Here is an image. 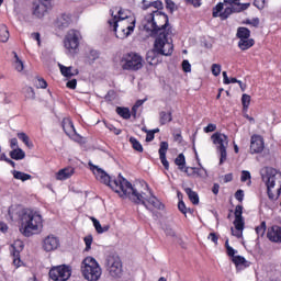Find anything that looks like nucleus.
<instances>
[{"label": "nucleus", "mask_w": 281, "mask_h": 281, "mask_svg": "<svg viewBox=\"0 0 281 281\" xmlns=\"http://www.w3.org/2000/svg\"><path fill=\"white\" fill-rule=\"evenodd\" d=\"M90 170L93 172L95 179L100 181L101 183H104V186H109L116 194L121 196V199H130L133 203L136 205H144L146 210H149V212H153V209L148 207L149 205H153L156 210H164V204L157 196L150 195L149 198L144 196V194L138 193L137 189L133 188V184L126 180L122 175H119V179H113L104 169L93 165L92 162H89Z\"/></svg>", "instance_id": "1"}, {"label": "nucleus", "mask_w": 281, "mask_h": 281, "mask_svg": "<svg viewBox=\"0 0 281 281\" xmlns=\"http://www.w3.org/2000/svg\"><path fill=\"white\" fill-rule=\"evenodd\" d=\"M143 27L151 38H155L161 32H168L169 27L172 26H170L168 14L155 10L145 15Z\"/></svg>", "instance_id": "2"}, {"label": "nucleus", "mask_w": 281, "mask_h": 281, "mask_svg": "<svg viewBox=\"0 0 281 281\" xmlns=\"http://www.w3.org/2000/svg\"><path fill=\"white\" fill-rule=\"evenodd\" d=\"M43 227V216L34 211H25L21 217L20 232L26 238L34 236Z\"/></svg>", "instance_id": "3"}, {"label": "nucleus", "mask_w": 281, "mask_h": 281, "mask_svg": "<svg viewBox=\"0 0 281 281\" xmlns=\"http://www.w3.org/2000/svg\"><path fill=\"white\" fill-rule=\"evenodd\" d=\"M262 181L267 186V194L270 201H278L281 192V172L273 168H267L266 175L262 176Z\"/></svg>", "instance_id": "4"}, {"label": "nucleus", "mask_w": 281, "mask_h": 281, "mask_svg": "<svg viewBox=\"0 0 281 281\" xmlns=\"http://www.w3.org/2000/svg\"><path fill=\"white\" fill-rule=\"evenodd\" d=\"M110 14L112 16L111 20L108 21L110 27H112L115 33L116 38H126L131 36V33L135 31V20L132 22L133 25L127 26L126 29H122V33H117L119 21H126L128 15H126L125 11L122 8L115 7L110 10Z\"/></svg>", "instance_id": "5"}, {"label": "nucleus", "mask_w": 281, "mask_h": 281, "mask_svg": "<svg viewBox=\"0 0 281 281\" xmlns=\"http://www.w3.org/2000/svg\"><path fill=\"white\" fill-rule=\"evenodd\" d=\"M81 273L85 280L98 281L102 278V268L93 257H86L81 262Z\"/></svg>", "instance_id": "6"}, {"label": "nucleus", "mask_w": 281, "mask_h": 281, "mask_svg": "<svg viewBox=\"0 0 281 281\" xmlns=\"http://www.w3.org/2000/svg\"><path fill=\"white\" fill-rule=\"evenodd\" d=\"M172 34V27H169L166 32L158 33L154 38V48L160 56H172L175 52V45L168 42V35Z\"/></svg>", "instance_id": "7"}, {"label": "nucleus", "mask_w": 281, "mask_h": 281, "mask_svg": "<svg viewBox=\"0 0 281 281\" xmlns=\"http://www.w3.org/2000/svg\"><path fill=\"white\" fill-rule=\"evenodd\" d=\"M143 58L139 56V54L131 52L125 55H123L121 59V67L125 71H139L142 67H144Z\"/></svg>", "instance_id": "8"}, {"label": "nucleus", "mask_w": 281, "mask_h": 281, "mask_svg": "<svg viewBox=\"0 0 281 281\" xmlns=\"http://www.w3.org/2000/svg\"><path fill=\"white\" fill-rule=\"evenodd\" d=\"M211 139H213V144L217 145L221 154L220 165H223L227 160V146L229 144L228 137L227 135L217 132L211 136Z\"/></svg>", "instance_id": "9"}, {"label": "nucleus", "mask_w": 281, "mask_h": 281, "mask_svg": "<svg viewBox=\"0 0 281 281\" xmlns=\"http://www.w3.org/2000/svg\"><path fill=\"white\" fill-rule=\"evenodd\" d=\"M48 276L53 281H67L71 278V268L68 265L53 266Z\"/></svg>", "instance_id": "10"}, {"label": "nucleus", "mask_w": 281, "mask_h": 281, "mask_svg": "<svg viewBox=\"0 0 281 281\" xmlns=\"http://www.w3.org/2000/svg\"><path fill=\"white\" fill-rule=\"evenodd\" d=\"M105 265L112 278H122V260L120 259V256H108Z\"/></svg>", "instance_id": "11"}, {"label": "nucleus", "mask_w": 281, "mask_h": 281, "mask_svg": "<svg viewBox=\"0 0 281 281\" xmlns=\"http://www.w3.org/2000/svg\"><path fill=\"white\" fill-rule=\"evenodd\" d=\"M80 31L70 30L64 40V45L66 49L69 52H76V49L80 46Z\"/></svg>", "instance_id": "12"}, {"label": "nucleus", "mask_w": 281, "mask_h": 281, "mask_svg": "<svg viewBox=\"0 0 281 281\" xmlns=\"http://www.w3.org/2000/svg\"><path fill=\"white\" fill-rule=\"evenodd\" d=\"M49 10V2L45 3V0H37L33 2V16L43 19Z\"/></svg>", "instance_id": "13"}, {"label": "nucleus", "mask_w": 281, "mask_h": 281, "mask_svg": "<svg viewBox=\"0 0 281 281\" xmlns=\"http://www.w3.org/2000/svg\"><path fill=\"white\" fill-rule=\"evenodd\" d=\"M60 247V240L54 235H48L43 241L44 251H55Z\"/></svg>", "instance_id": "14"}, {"label": "nucleus", "mask_w": 281, "mask_h": 281, "mask_svg": "<svg viewBox=\"0 0 281 281\" xmlns=\"http://www.w3.org/2000/svg\"><path fill=\"white\" fill-rule=\"evenodd\" d=\"M262 150H265V140L262 139V137L260 135L251 136L250 153L254 155L262 153Z\"/></svg>", "instance_id": "15"}, {"label": "nucleus", "mask_w": 281, "mask_h": 281, "mask_svg": "<svg viewBox=\"0 0 281 281\" xmlns=\"http://www.w3.org/2000/svg\"><path fill=\"white\" fill-rule=\"evenodd\" d=\"M69 25H71V15L67 13H63L55 21V27L59 31L67 30Z\"/></svg>", "instance_id": "16"}, {"label": "nucleus", "mask_w": 281, "mask_h": 281, "mask_svg": "<svg viewBox=\"0 0 281 281\" xmlns=\"http://www.w3.org/2000/svg\"><path fill=\"white\" fill-rule=\"evenodd\" d=\"M267 238L270 243H281V227L278 225H273L268 228Z\"/></svg>", "instance_id": "17"}, {"label": "nucleus", "mask_w": 281, "mask_h": 281, "mask_svg": "<svg viewBox=\"0 0 281 281\" xmlns=\"http://www.w3.org/2000/svg\"><path fill=\"white\" fill-rule=\"evenodd\" d=\"M168 142H161L160 143V148L158 150L159 153V157H160V161L165 168V170H169L170 169V162H168V159H166V153H168Z\"/></svg>", "instance_id": "18"}, {"label": "nucleus", "mask_w": 281, "mask_h": 281, "mask_svg": "<svg viewBox=\"0 0 281 281\" xmlns=\"http://www.w3.org/2000/svg\"><path fill=\"white\" fill-rule=\"evenodd\" d=\"M21 251H23V241L21 240L14 241L11 245V255L14 258L13 260L14 265H16V260L18 262H21Z\"/></svg>", "instance_id": "19"}, {"label": "nucleus", "mask_w": 281, "mask_h": 281, "mask_svg": "<svg viewBox=\"0 0 281 281\" xmlns=\"http://www.w3.org/2000/svg\"><path fill=\"white\" fill-rule=\"evenodd\" d=\"M63 131L68 135V137H74L76 135V127L74 126V122L71 119L66 117L61 122Z\"/></svg>", "instance_id": "20"}, {"label": "nucleus", "mask_w": 281, "mask_h": 281, "mask_svg": "<svg viewBox=\"0 0 281 281\" xmlns=\"http://www.w3.org/2000/svg\"><path fill=\"white\" fill-rule=\"evenodd\" d=\"M233 262L236 266L237 271H243L247 269L249 265H251V262L247 261V259H245L243 256L233 257Z\"/></svg>", "instance_id": "21"}, {"label": "nucleus", "mask_w": 281, "mask_h": 281, "mask_svg": "<svg viewBox=\"0 0 281 281\" xmlns=\"http://www.w3.org/2000/svg\"><path fill=\"white\" fill-rule=\"evenodd\" d=\"M74 172H75V170L72 167L64 168L56 173V179H57V181H65V180L69 179V177H71L74 175Z\"/></svg>", "instance_id": "22"}, {"label": "nucleus", "mask_w": 281, "mask_h": 281, "mask_svg": "<svg viewBox=\"0 0 281 281\" xmlns=\"http://www.w3.org/2000/svg\"><path fill=\"white\" fill-rule=\"evenodd\" d=\"M172 121V112L171 111H160L159 112V123L160 126H166V124H169V122Z\"/></svg>", "instance_id": "23"}, {"label": "nucleus", "mask_w": 281, "mask_h": 281, "mask_svg": "<svg viewBox=\"0 0 281 281\" xmlns=\"http://www.w3.org/2000/svg\"><path fill=\"white\" fill-rule=\"evenodd\" d=\"M256 45V41L254 38H246V40H239L238 47L241 49V52H247V49H250V47H254Z\"/></svg>", "instance_id": "24"}, {"label": "nucleus", "mask_w": 281, "mask_h": 281, "mask_svg": "<svg viewBox=\"0 0 281 281\" xmlns=\"http://www.w3.org/2000/svg\"><path fill=\"white\" fill-rule=\"evenodd\" d=\"M236 36L239 41L247 40L251 36V31L245 26H239Z\"/></svg>", "instance_id": "25"}, {"label": "nucleus", "mask_w": 281, "mask_h": 281, "mask_svg": "<svg viewBox=\"0 0 281 281\" xmlns=\"http://www.w3.org/2000/svg\"><path fill=\"white\" fill-rule=\"evenodd\" d=\"M58 67L60 69L61 75H64L65 78H71L74 76H78V69H76L72 72L71 67L63 66L61 64H58Z\"/></svg>", "instance_id": "26"}, {"label": "nucleus", "mask_w": 281, "mask_h": 281, "mask_svg": "<svg viewBox=\"0 0 281 281\" xmlns=\"http://www.w3.org/2000/svg\"><path fill=\"white\" fill-rule=\"evenodd\" d=\"M11 159H14L15 161H21V159H25V151L23 149L16 147L15 149L10 151Z\"/></svg>", "instance_id": "27"}, {"label": "nucleus", "mask_w": 281, "mask_h": 281, "mask_svg": "<svg viewBox=\"0 0 281 281\" xmlns=\"http://www.w3.org/2000/svg\"><path fill=\"white\" fill-rule=\"evenodd\" d=\"M186 194L189 196V200L193 205H199V193L192 191L190 188L184 189Z\"/></svg>", "instance_id": "28"}, {"label": "nucleus", "mask_w": 281, "mask_h": 281, "mask_svg": "<svg viewBox=\"0 0 281 281\" xmlns=\"http://www.w3.org/2000/svg\"><path fill=\"white\" fill-rule=\"evenodd\" d=\"M10 40V32L8 31V26L0 25V41L1 43H8Z\"/></svg>", "instance_id": "29"}, {"label": "nucleus", "mask_w": 281, "mask_h": 281, "mask_svg": "<svg viewBox=\"0 0 281 281\" xmlns=\"http://www.w3.org/2000/svg\"><path fill=\"white\" fill-rule=\"evenodd\" d=\"M116 113L120 117H123V120H131V110L128 108L117 106Z\"/></svg>", "instance_id": "30"}, {"label": "nucleus", "mask_w": 281, "mask_h": 281, "mask_svg": "<svg viewBox=\"0 0 281 281\" xmlns=\"http://www.w3.org/2000/svg\"><path fill=\"white\" fill-rule=\"evenodd\" d=\"M235 12H238V8L227 7L224 12L220 13V16L225 21V19H229L231 14H234Z\"/></svg>", "instance_id": "31"}, {"label": "nucleus", "mask_w": 281, "mask_h": 281, "mask_svg": "<svg viewBox=\"0 0 281 281\" xmlns=\"http://www.w3.org/2000/svg\"><path fill=\"white\" fill-rule=\"evenodd\" d=\"M14 179H18L20 181H29V179H32V176L30 173H25L23 171H13Z\"/></svg>", "instance_id": "32"}, {"label": "nucleus", "mask_w": 281, "mask_h": 281, "mask_svg": "<svg viewBox=\"0 0 281 281\" xmlns=\"http://www.w3.org/2000/svg\"><path fill=\"white\" fill-rule=\"evenodd\" d=\"M13 56H14V69L16 71H23L24 69V65H23V60H21V58H19V55L16 54V52H12Z\"/></svg>", "instance_id": "33"}, {"label": "nucleus", "mask_w": 281, "mask_h": 281, "mask_svg": "<svg viewBox=\"0 0 281 281\" xmlns=\"http://www.w3.org/2000/svg\"><path fill=\"white\" fill-rule=\"evenodd\" d=\"M130 144H132V148L136 150L137 153H144V146H142V143L137 140L135 137H130Z\"/></svg>", "instance_id": "34"}, {"label": "nucleus", "mask_w": 281, "mask_h": 281, "mask_svg": "<svg viewBox=\"0 0 281 281\" xmlns=\"http://www.w3.org/2000/svg\"><path fill=\"white\" fill-rule=\"evenodd\" d=\"M176 166H178L179 170H183L186 168V156L183 154H179L175 159Z\"/></svg>", "instance_id": "35"}, {"label": "nucleus", "mask_w": 281, "mask_h": 281, "mask_svg": "<svg viewBox=\"0 0 281 281\" xmlns=\"http://www.w3.org/2000/svg\"><path fill=\"white\" fill-rule=\"evenodd\" d=\"M24 95L26 100H36V92H34V88L32 87L24 88Z\"/></svg>", "instance_id": "36"}, {"label": "nucleus", "mask_w": 281, "mask_h": 281, "mask_svg": "<svg viewBox=\"0 0 281 281\" xmlns=\"http://www.w3.org/2000/svg\"><path fill=\"white\" fill-rule=\"evenodd\" d=\"M157 56H160V55L157 54V50H155V48H153L146 55L147 63H149V65H153V63H155V59L157 58Z\"/></svg>", "instance_id": "37"}, {"label": "nucleus", "mask_w": 281, "mask_h": 281, "mask_svg": "<svg viewBox=\"0 0 281 281\" xmlns=\"http://www.w3.org/2000/svg\"><path fill=\"white\" fill-rule=\"evenodd\" d=\"M255 229L256 234L262 238L267 232V222H261V224L257 226Z\"/></svg>", "instance_id": "38"}, {"label": "nucleus", "mask_w": 281, "mask_h": 281, "mask_svg": "<svg viewBox=\"0 0 281 281\" xmlns=\"http://www.w3.org/2000/svg\"><path fill=\"white\" fill-rule=\"evenodd\" d=\"M233 223L235 225V229H245V217H235Z\"/></svg>", "instance_id": "39"}, {"label": "nucleus", "mask_w": 281, "mask_h": 281, "mask_svg": "<svg viewBox=\"0 0 281 281\" xmlns=\"http://www.w3.org/2000/svg\"><path fill=\"white\" fill-rule=\"evenodd\" d=\"M241 104L244 109H249V104H251V95L243 94L241 95Z\"/></svg>", "instance_id": "40"}, {"label": "nucleus", "mask_w": 281, "mask_h": 281, "mask_svg": "<svg viewBox=\"0 0 281 281\" xmlns=\"http://www.w3.org/2000/svg\"><path fill=\"white\" fill-rule=\"evenodd\" d=\"M18 139H21L25 146H32V144H30V136L23 132L18 133Z\"/></svg>", "instance_id": "41"}, {"label": "nucleus", "mask_w": 281, "mask_h": 281, "mask_svg": "<svg viewBox=\"0 0 281 281\" xmlns=\"http://www.w3.org/2000/svg\"><path fill=\"white\" fill-rule=\"evenodd\" d=\"M246 181H249L251 183V173L247 170L241 171L240 182L245 183Z\"/></svg>", "instance_id": "42"}, {"label": "nucleus", "mask_w": 281, "mask_h": 281, "mask_svg": "<svg viewBox=\"0 0 281 281\" xmlns=\"http://www.w3.org/2000/svg\"><path fill=\"white\" fill-rule=\"evenodd\" d=\"M148 8H155L156 10H164V2L161 1H154V2H150L149 5L145 7V9H148Z\"/></svg>", "instance_id": "43"}, {"label": "nucleus", "mask_w": 281, "mask_h": 281, "mask_svg": "<svg viewBox=\"0 0 281 281\" xmlns=\"http://www.w3.org/2000/svg\"><path fill=\"white\" fill-rule=\"evenodd\" d=\"M90 220L92 221L95 232L97 234H102V224H100V221H98V218L95 217H90Z\"/></svg>", "instance_id": "44"}, {"label": "nucleus", "mask_w": 281, "mask_h": 281, "mask_svg": "<svg viewBox=\"0 0 281 281\" xmlns=\"http://www.w3.org/2000/svg\"><path fill=\"white\" fill-rule=\"evenodd\" d=\"M86 243V251H89L91 249V245L93 244V235H88L83 238Z\"/></svg>", "instance_id": "45"}, {"label": "nucleus", "mask_w": 281, "mask_h": 281, "mask_svg": "<svg viewBox=\"0 0 281 281\" xmlns=\"http://www.w3.org/2000/svg\"><path fill=\"white\" fill-rule=\"evenodd\" d=\"M211 71H212L213 76H215V77L221 76V65L220 64H213L211 66Z\"/></svg>", "instance_id": "46"}, {"label": "nucleus", "mask_w": 281, "mask_h": 281, "mask_svg": "<svg viewBox=\"0 0 281 281\" xmlns=\"http://www.w3.org/2000/svg\"><path fill=\"white\" fill-rule=\"evenodd\" d=\"M88 58H89V60H92V63L98 60V58H100V52H98L95 49H91Z\"/></svg>", "instance_id": "47"}, {"label": "nucleus", "mask_w": 281, "mask_h": 281, "mask_svg": "<svg viewBox=\"0 0 281 281\" xmlns=\"http://www.w3.org/2000/svg\"><path fill=\"white\" fill-rule=\"evenodd\" d=\"M115 90H109L104 98L105 102H113V100H115Z\"/></svg>", "instance_id": "48"}, {"label": "nucleus", "mask_w": 281, "mask_h": 281, "mask_svg": "<svg viewBox=\"0 0 281 281\" xmlns=\"http://www.w3.org/2000/svg\"><path fill=\"white\" fill-rule=\"evenodd\" d=\"M235 199L239 202L243 203L244 199H245V191H243V189H239L235 192Z\"/></svg>", "instance_id": "49"}, {"label": "nucleus", "mask_w": 281, "mask_h": 281, "mask_svg": "<svg viewBox=\"0 0 281 281\" xmlns=\"http://www.w3.org/2000/svg\"><path fill=\"white\" fill-rule=\"evenodd\" d=\"M182 69L186 74H190V71H192V65H190V61H188V59H184L182 61Z\"/></svg>", "instance_id": "50"}, {"label": "nucleus", "mask_w": 281, "mask_h": 281, "mask_svg": "<svg viewBox=\"0 0 281 281\" xmlns=\"http://www.w3.org/2000/svg\"><path fill=\"white\" fill-rule=\"evenodd\" d=\"M235 218H244L243 217V205L238 204L235 207Z\"/></svg>", "instance_id": "51"}, {"label": "nucleus", "mask_w": 281, "mask_h": 281, "mask_svg": "<svg viewBox=\"0 0 281 281\" xmlns=\"http://www.w3.org/2000/svg\"><path fill=\"white\" fill-rule=\"evenodd\" d=\"M178 209L179 211L182 213V214H188V207H186V203L183 202V200H181L179 203H178Z\"/></svg>", "instance_id": "52"}, {"label": "nucleus", "mask_w": 281, "mask_h": 281, "mask_svg": "<svg viewBox=\"0 0 281 281\" xmlns=\"http://www.w3.org/2000/svg\"><path fill=\"white\" fill-rule=\"evenodd\" d=\"M196 170H199L196 167H187L184 172L188 175V177H192V175H196Z\"/></svg>", "instance_id": "53"}, {"label": "nucleus", "mask_w": 281, "mask_h": 281, "mask_svg": "<svg viewBox=\"0 0 281 281\" xmlns=\"http://www.w3.org/2000/svg\"><path fill=\"white\" fill-rule=\"evenodd\" d=\"M166 8L172 14L175 12V2L172 0H166Z\"/></svg>", "instance_id": "54"}, {"label": "nucleus", "mask_w": 281, "mask_h": 281, "mask_svg": "<svg viewBox=\"0 0 281 281\" xmlns=\"http://www.w3.org/2000/svg\"><path fill=\"white\" fill-rule=\"evenodd\" d=\"M220 12H223V3L222 2L217 3L215 7V11H213L214 19H216V16H218Z\"/></svg>", "instance_id": "55"}, {"label": "nucleus", "mask_w": 281, "mask_h": 281, "mask_svg": "<svg viewBox=\"0 0 281 281\" xmlns=\"http://www.w3.org/2000/svg\"><path fill=\"white\" fill-rule=\"evenodd\" d=\"M165 234L166 236H170L171 238H175V236H177V233L170 226H167L165 228Z\"/></svg>", "instance_id": "56"}, {"label": "nucleus", "mask_w": 281, "mask_h": 281, "mask_svg": "<svg viewBox=\"0 0 281 281\" xmlns=\"http://www.w3.org/2000/svg\"><path fill=\"white\" fill-rule=\"evenodd\" d=\"M267 3V0H255L254 5L258 8V10H262Z\"/></svg>", "instance_id": "57"}, {"label": "nucleus", "mask_w": 281, "mask_h": 281, "mask_svg": "<svg viewBox=\"0 0 281 281\" xmlns=\"http://www.w3.org/2000/svg\"><path fill=\"white\" fill-rule=\"evenodd\" d=\"M227 256H231V258H236V254H238V250L233 249L232 246H227Z\"/></svg>", "instance_id": "58"}, {"label": "nucleus", "mask_w": 281, "mask_h": 281, "mask_svg": "<svg viewBox=\"0 0 281 281\" xmlns=\"http://www.w3.org/2000/svg\"><path fill=\"white\" fill-rule=\"evenodd\" d=\"M37 88L40 89H47V81L43 78L37 79Z\"/></svg>", "instance_id": "59"}, {"label": "nucleus", "mask_w": 281, "mask_h": 281, "mask_svg": "<svg viewBox=\"0 0 281 281\" xmlns=\"http://www.w3.org/2000/svg\"><path fill=\"white\" fill-rule=\"evenodd\" d=\"M209 240H212V243H214V245H218V235H216V233H210Z\"/></svg>", "instance_id": "60"}, {"label": "nucleus", "mask_w": 281, "mask_h": 281, "mask_svg": "<svg viewBox=\"0 0 281 281\" xmlns=\"http://www.w3.org/2000/svg\"><path fill=\"white\" fill-rule=\"evenodd\" d=\"M216 131V124L210 123L206 127H204V133H214Z\"/></svg>", "instance_id": "61"}, {"label": "nucleus", "mask_w": 281, "mask_h": 281, "mask_svg": "<svg viewBox=\"0 0 281 281\" xmlns=\"http://www.w3.org/2000/svg\"><path fill=\"white\" fill-rule=\"evenodd\" d=\"M78 85V80L76 79H71L66 83V87H68V89H76Z\"/></svg>", "instance_id": "62"}, {"label": "nucleus", "mask_w": 281, "mask_h": 281, "mask_svg": "<svg viewBox=\"0 0 281 281\" xmlns=\"http://www.w3.org/2000/svg\"><path fill=\"white\" fill-rule=\"evenodd\" d=\"M231 231H232V235L236 236V238H243V229L231 228Z\"/></svg>", "instance_id": "63"}, {"label": "nucleus", "mask_w": 281, "mask_h": 281, "mask_svg": "<svg viewBox=\"0 0 281 281\" xmlns=\"http://www.w3.org/2000/svg\"><path fill=\"white\" fill-rule=\"evenodd\" d=\"M146 142H153V139H155V134L150 130L146 131Z\"/></svg>", "instance_id": "64"}]
</instances>
